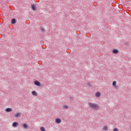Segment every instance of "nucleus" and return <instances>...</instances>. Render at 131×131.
Wrapping results in <instances>:
<instances>
[{
  "label": "nucleus",
  "mask_w": 131,
  "mask_h": 131,
  "mask_svg": "<svg viewBox=\"0 0 131 131\" xmlns=\"http://www.w3.org/2000/svg\"><path fill=\"white\" fill-rule=\"evenodd\" d=\"M89 105L90 106V108H92L93 109H95V110H99V106L97 104L94 103L93 102H89Z\"/></svg>",
  "instance_id": "obj_1"
},
{
  "label": "nucleus",
  "mask_w": 131,
  "mask_h": 131,
  "mask_svg": "<svg viewBox=\"0 0 131 131\" xmlns=\"http://www.w3.org/2000/svg\"><path fill=\"white\" fill-rule=\"evenodd\" d=\"M18 125H19V124L17 122H14L12 124V126L13 127H17V126H18Z\"/></svg>",
  "instance_id": "obj_2"
},
{
  "label": "nucleus",
  "mask_w": 131,
  "mask_h": 131,
  "mask_svg": "<svg viewBox=\"0 0 131 131\" xmlns=\"http://www.w3.org/2000/svg\"><path fill=\"white\" fill-rule=\"evenodd\" d=\"M55 122H56V123H61V122H62V120L60 118H57L55 119Z\"/></svg>",
  "instance_id": "obj_3"
},
{
  "label": "nucleus",
  "mask_w": 131,
  "mask_h": 131,
  "mask_svg": "<svg viewBox=\"0 0 131 131\" xmlns=\"http://www.w3.org/2000/svg\"><path fill=\"white\" fill-rule=\"evenodd\" d=\"M34 84H35V85H37V86H40V82L37 81H35L34 82Z\"/></svg>",
  "instance_id": "obj_4"
},
{
  "label": "nucleus",
  "mask_w": 131,
  "mask_h": 131,
  "mask_svg": "<svg viewBox=\"0 0 131 131\" xmlns=\"http://www.w3.org/2000/svg\"><path fill=\"white\" fill-rule=\"evenodd\" d=\"M5 111L6 112H11L13 111V109L12 108H11V107L7 108L5 110Z\"/></svg>",
  "instance_id": "obj_5"
},
{
  "label": "nucleus",
  "mask_w": 131,
  "mask_h": 131,
  "mask_svg": "<svg viewBox=\"0 0 131 131\" xmlns=\"http://www.w3.org/2000/svg\"><path fill=\"white\" fill-rule=\"evenodd\" d=\"M21 113H17L15 115V117L17 118L18 117H20V116H21Z\"/></svg>",
  "instance_id": "obj_6"
},
{
  "label": "nucleus",
  "mask_w": 131,
  "mask_h": 131,
  "mask_svg": "<svg viewBox=\"0 0 131 131\" xmlns=\"http://www.w3.org/2000/svg\"><path fill=\"white\" fill-rule=\"evenodd\" d=\"M95 96H96V97H97V98H100V97H101V93L97 92L95 94Z\"/></svg>",
  "instance_id": "obj_7"
},
{
  "label": "nucleus",
  "mask_w": 131,
  "mask_h": 131,
  "mask_svg": "<svg viewBox=\"0 0 131 131\" xmlns=\"http://www.w3.org/2000/svg\"><path fill=\"white\" fill-rule=\"evenodd\" d=\"M32 9L33 11H36V6L35 5H32Z\"/></svg>",
  "instance_id": "obj_8"
},
{
  "label": "nucleus",
  "mask_w": 131,
  "mask_h": 131,
  "mask_svg": "<svg viewBox=\"0 0 131 131\" xmlns=\"http://www.w3.org/2000/svg\"><path fill=\"white\" fill-rule=\"evenodd\" d=\"M16 19L13 18L11 20L12 24H16Z\"/></svg>",
  "instance_id": "obj_9"
},
{
  "label": "nucleus",
  "mask_w": 131,
  "mask_h": 131,
  "mask_svg": "<svg viewBox=\"0 0 131 131\" xmlns=\"http://www.w3.org/2000/svg\"><path fill=\"white\" fill-rule=\"evenodd\" d=\"M32 95H33V96H34L35 97H36V96H37V93H36L35 91H32Z\"/></svg>",
  "instance_id": "obj_10"
},
{
  "label": "nucleus",
  "mask_w": 131,
  "mask_h": 131,
  "mask_svg": "<svg viewBox=\"0 0 131 131\" xmlns=\"http://www.w3.org/2000/svg\"><path fill=\"white\" fill-rule=\"evenodd\" d=\"M24 128H28V125L27 124H24L23 125Z\"/></svg>",
  "instance_id": "obj_11"
},
{
  "label": "nucleus",
  "mask_w": 131,
  "mask_h": 131,
  "mask_svg": "<svg viewBox=\"0 0 131 131\" xmlns=\"http://www.w3.org/2000/svg\"><path fill=\"white\" fill-rule=\"evenodd\" d=\"M116 83H117V82H116V81H114L113 82V86H114L115 88H116Z\"/></svg>",
  "instance_id": "obj_12"
},
{
  "label": "nucleus",
  "mask_w": 131,
  "mask_h": 131,
  "mask_svg": "<svg viewBox=\"0 0 131 131\" xmlns=\"http://www.w3.org/2000/svg\"><path fill=\"white\" fill-rule=\"evenodd\" d=\"M113 54H117L118 53V51L116 49H115L113 51Z\"/></svg>",
  "instance_id": "obj_13"
},
{
  "label": "nucleus",
  "mask_w": 131,
  "mask_h": 131,
  "mask_svg": "<svg viewBox=\"0 0 131 131\" xmlns=\"http://www.w3.org/2000/svg\"><path fill=\"white\" fill-rule=\"evenodd\" d=\"M108 129V127L106 126H105L103 128V130H107Z\"/></svg>",
  "instance_id": "obj_14"
},
{
  "label": "nucleus",
  "mask_w": 131,
  "mask_h": 131,
  "mask_svg": "<svg viewBox=\"0 0 131 131\" xmlns=\"http://www.w3.org/2000/svg\"><path fill=\"white\" fill-rule=\"evenodd\" d=\"M40 130H41V131H46V128H45V127H40Z\"/></svg>",
  "instance_id": "obj_15"
},
{
  "label": "nucleus",
  "mask_w": 131,
  "mask_h": 131,
  "mask_svg": "<svg viewBox=\"0 0 131 131\" xmlns=\"http://www.w3.org/2000/svg\"><path fill=\"white\" fill-rule=\"evenodd\" d=\"M63 108L64 109H68V105H63Z\"/></svg>",
  "instance_id": "obj_16"
},
{
  "label": "nucleus",
  "mask_w": 131,
  "mask_h": 131,
  "mask_svg": "<svg viewBox=\"0 0 131 131\" xmlns=\"http://www.w3.org/2000/svg\"><path fill=\"white\" fill-rule=\"evenodd\" d=\"M113 131H119V130H118V128H114Z\"/></svg>",
  "instance_id": "obj_17"
}]
</instances>
